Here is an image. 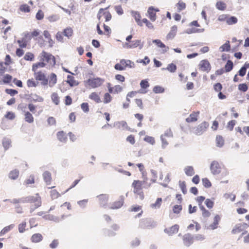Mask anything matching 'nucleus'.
Instances as JSON below:
<instances>
[{
	"label": "nucleus",
	"mask_w": 249,
	"mask_h": 249,
	"mask_svg": "<svg viewBox=\"0 0 249 249\" xmlns=\"http://www.w3.org/2000/svg\"><path fill=\"white\" fill-rule=\"evenodd\" d=\"M41 55V60L49 63L51 65L54 66L55 64V59L54 56L50 53L43 51Z\"/></svg>",
	"instance_id": "f257e3e1"
},
{
	"label": "nucleus",
	"mask_w": 249,
	"mask_h": 249,
	"mask_svg": "<svg viewBox=\"0 0 249 249\" xmlns=\"http://www.w3.org/2000/svg\"><path fill=\"white\" fill-rule=\"evenodd\" d=\"M34 76L36 80L41 81V84L42 86H46L48 84V79L42 71H36L34 73Z\"/></svg>",
	"instance_id": "f03ea898"
},
{
	"label": "nucleus",
	"mask_w": 249,
	"mask_h": 249,
	"mask_svg": "<svg viewBox=\"0 0 249 249\" xmlns=\"http://www.w3.org/2000/svg\"><path fill=\"white\" fill-rule=\"evenodd\" d=\"M157 226L156 222L151 219L142 220L140 223V226L142 228H153Z\"/></svg>",
	"instance_id": "7ed1b4c3"
},
{
	"label": "nucleus",
	"mask_w": 249,
	"mask_h": 249,
	"mask_svg": "<svg viewBox=\"0 0 249 249\" xmlns=\"http://www.w3.org/2000/svg\"><path fill=\"white\" fill-rule=\"evenodd\" d=\"M142 181L140 180H134L132 184V187L134 188V193L139 195L142 197H143L142 190Z\"/></svg>",
	"instance_id": "20e7f679"
},
{
	"label": "nucleus",
	"mask_w": 249,
	"mask_h": 249,
	"mask_svg": "<svg viewBox=\"0 0 249 249\" xmlns=\"http://www.w3.org/2000/svg\"><path fill=\"white\" fill-rule=\"evenodd\" d=\"M208 126V123L203 122L196 128L194 133L196 135H201L206 131Z\"/></svg>",
	"instance_id": "39448f33"
},
{
	"label": "nucleus",
	"mask_w": 249,
	"mask_h": 249,
	"mask_svg": "<svg viewBox=\"0 0 249 249\" xmlns=\"http://www.w3.org/2000/svg\"><path fill=\"white\" fill-rule=\"evenodd\" d=\"M221 166L218 161H213L210 165V170L212 174L218 175L221 172Z\"/></svg>",
	"instance_id": "423d86ee"
},
{
	"label": "nucleus",
	"mask_w": 249,
	"mask_h": 249,
	"mask_svg": "<svg viewBox=\"0 0 249 249\" xmlns=\"http://www.w3.org/2000/svg\"><path fill=\"white\" fill-rule=\"evenodd\" d=\"M104 82V80L101 78H95L92 79H89L87 83L89 86L92 88H97L100 86Z\"/></svg>",
	"instance_id": "0eeeda50"
},
{
	"label": "nucleus",
	"mask_w": 249,
	"mask_h": 249,
	"mask_svg": "<svg viewBox=\"0 0 249 249\" xmlns=\"http://www.w3.org/2000/svg\"><path fill=\"white\" fill-rule=\"evenodd\" d=\"M33 203H35V204L31 206L30 208V213H32L36 209L41 206V199L38 194H36V198L34 200Z\"/></svg>",
	"instance_id": "6e6552de"
},
{
	"label": "nucleus",
	"mask_w": 249,
	"mask_h": 249,
	"mask_svg": "<svg viewBox=\"0 0 249 249\" xmlns=\"http://www.w3.org/2000/svg\"><path fill=\"white\" fill-rule=\"evenodd\" d=\"M194 238L190 233L185 234L183 236V244L186 247H189L193 243Z\"/></svg>",
	"instance_id": "1a4fd4ad"
},
{
	"label": "nucleus",
	"mask_w": 249,
	"mask_h": 249,
	"mask_svg": "<svg viewBox=\"0 0 249 249\" xmlns=\"http://www.w3.org/2000/svg\"><path fill=\"white\" fill-rule=\"evenodd\" d=\"M200 69L203 71L208 72L211 70V65L207 60H203L199 64Z\"/></svg>",
	"instance_id": "9d476101"
},
{
	"label": "nucleus",
	"mask_w": 249,
	"mask_h": 249,
	"mask_svg": "<svg viewBox=\"0 0 249 249\" xmlns=\"http://www.w3.org/2000/svg\"><path fill=\"white\" fill-rule=\"evenodd\" d=\"M124 202V196H121L119 197V200L113 203L110 207L111 209H117L120 208Z\"/></svg>",
	"instance_id": "9b49d317"
},
{
	"label": "nucleus",
	"mask_w": 249,
	"mask_h": 249,
	"mask_svg": "<svg viewBox=\"0 0 249 249\" xmlns=\"http://www.w3.org/2000/svg\"><path fill=\"white\" fill-rule=\"evenodd\" d=\"M101 206L104 207L107 204L108 199V196L106 194H101L97 196Z\"/></svg>",
	"instance_id": "f8f14e48"
},
{
	"label": "nucleus",
	"mask_w": 249,
	"mask_h": 249,
	"mask_svg": "<svg viewBox=\"0 0 249 249\" xmlns=\"http://www.w3.org/2000/svg\"><path fill=\"white\" fill-rule=\"evenodd\" d=\"M179 229V226L178 225H175L172 226L169 229L166 228L164 230V231L168 234L169 235H172L174 233H176L178 232Z\"/></svg>",
	"instance_id": "ddd939ff"
},
{
	"label": "nucleus",
	"mask_w": 249,
	"mask_h": 249,
	"mask_svg": "<svg viewBox=\"0 0 249 249\" xmlns=\"http://www.w3.org/2000/svg\"><path fill=\"white\" fill-rule=\"evenodd\" d=\"M220 219V216L218 214H216L213 218V223L209 226L208 228L212 230L216 229L218 227V225Z\"/></svg>",
	"instance_id": "4468645a"
},
{
	"label": "nucleus",
	"mask_w": 249,
	"mask_h": 249,
	"mask_svg": "<svg viewBox=\"0 0 249 249\" xmlns=\"http://www.w3.org/2000/svg\"><path fill=\"white\" fill-rule=\"evenodd\" d=\"M131 15L134 17L135 19L136 22L137 24L140 26H142V22L141 20V16L140 13L138 11H131Z\"/></svg>",
	"instance_id": "2eb2a0df"
},
{
	"label": "nucleus",
	"mask_w": 249,
	"mask_h": 249,
	"mask_svg": "<svg viewBox=\"0 0 249 249\" xmlns=\"http://www.w3.org/2000/svg\"><path fill=\"white\" fill-rule=\"evenodd\" d=\"M147 13L149 15V18L152 21H155L156 19V14L155 13V8L153 6L148 8Z\"/></svg>",
	"instance_id": "dca6fc26"
},
{
	"label": "nucleus",
	"mask_w": 249,
	"mask_h": 249,
	"mask_svg": "<svg viewBox=\"0 0 249 249\" xmlns=\"http://www.w3.org/2000/svg\"><path fill=\"white\" fill-rule=\"evenodd\" d=\"M199 114V112H193L186 119V121L187 123H192L196 122L197 120V117Z\"/></svg>",
	"instance_id": "f3484780"
},
{
	"label": "nucleus",
	"mask_w": 249,
	"mask_h": 249,
	"mask_svg": "<svg viewBox=\"0 0 249 249\" xmlns=\"http://www.w3.org/2000/svg\"><path fill=\"white\" fill-rule=\"evenodd\" d=\"M114 126L118 129H128L127 123L124 121L115 122L114 124Z\"/></svg>",
	"instance_id": "a211bd4d"
},
{
	"label": "nucleus",
	"mask_w": 249,
	"mask_h": 249,
	"mask_svg": "<svg viewBox=\"0 0 249 249\" xmlns=\"http://www.w3.org/2000/svg\"><path fill=\"white\" fill-rule=\"evenodd\" d=\"M57 82V76L54 73H52L48 79V84L50 87H53Z\"/></svg>",
	"instance_id": "6ab92c4d"
},
{
	"label": "nucleus",
	"mask_w": 249,
	"mask_h": 249,
	"mask_svg": "<svg viewBox=\"0 0 249 249\" xmlns=\"http://www.w3.org/2000/svg\"><path fill=\"white\" fill-rule=\"evenodd\" d=\"M57 138L58 140L62 142H66L67 141V136L63 131H60L57 133Z\"/></svg>",
	"instance_id": "aec40b11"
},
{
	"label": "nucleus",
	"mask_w": 249,
	"mask_h": 249,
	"mask_svg": "<svg viewBox=\"0 0 249 249\" xmlns=\"http://www.w3.org/2000/svg\"><path fill=\"white\" fill-rule=\"evenodd\" d=\"M42 176L43 180L46 182V184H50L52 180L51 173L48 171H45L43 173Z\"/></svg>",
	"instance_id": "412c9836"
},
{
	"label": "nucleus",
	"mask_w": 249,
	"mask_h": 249,
	"mask_svg": "<svg viewBox=\"0 0 249 249\" xmlns=\"http://www.w3.org/2000/svg\"><path fill=\"white\" fill-rule=\"evenodd\" d=\"M36 198V195L35 196H29L20 198V201L22 203H33Z\"/></svg>",
	"instance_id": "4be33fe9"
},
{
	"label": "nucleus",
	"mask_w": 249,
	"mask_h": 249,
	"mask_svg": "<svg viewBox=\"0 0 249 249\" xmlns=\"http://www.w3.org/2000/svg\"><path fill=\"white\" fill-rule=\"evenodd\" d=\"M120 63L123 65L124 67H125V69L126 67H129L130 68H132L135 67V64L134 62H132L130 60H126V59H121L120 60Z\"/></svg>",
	"instance_id": "5701e85b"
},
{
	"label": "nucleus",
	"mask_w": 249,
	"mask_h": 249,
	"mask_svg": "<svg viewBox=\"0 0 249 249\" xmlns=\"http://www.w3.org/2000/svg\"><path fill=\"white\" fill-rule=\"evenodd\" d=\"M130 45L131 46L130 47V48L132 49L139 47V49H142L143 46V43H142L141 40L137 39L131 41Z\"/></svg>",
	"instance_id": "b1692460"
},
{
	"label": "nucleus",
	"mask_w": 249,
	"mask_h": 249,
	"mask_svg": "<svg viewBox=\"0 0 249 249\" xmlns=\"http://www.w3.org/2000/svg\"><path fill=\"white\" fill-rule=\"evenodd\" d=\"M177 29L178 28L177 26H173L171 28L170 32L167 34L166 36L167 39H173L176 35Z\"/></svg>",
	"instance_id": "393cba45"
},
{
	"label": "nucleus",
	"mask_w": 249,
	"mask_h": 249,
	"mask_svg": "<svg viewBox=\"0 0 249 249\" xmlns=\"http://www.w3.org/2000/svg\"><path fill=\"white\" fill-rule=\"evenodd\" d=\"M89 98L93 100L97 103H100L102 102L101 98L98 94L95 92H92L89 95Z\"/></svg>",
	"instance_id": "a878e982"
},
{
	"label": "nucleus",
	"mask_w": 249,
	"mask_h": 249,
	"mask_svg": "<svg viewBox=\"0 0 249 249\" xmlns=\"http://www.w3.org/2000/svg\"><path fill=\"white\" fill-rule=\"evenodd\" d=\"M2 144L4 149L6 150L11 146V141L10 139L4 137L2 139Z\"/></svg>",
	"instance_id": "bb28decb"
},
{
	"label": "nucleus",
	"mask_w": 249,
	"mask_h": 249,
	"mask_svg": "<svg viewBox=\"0 0 249 249\" xmlns=\"http://www.w3.org/2000/svg\"><path fill=\"white\" fill-rule=\"evenodd\" d=\"M67 83L69 84V85L71 87H73L74 86H76L78 84V82H77L75 80L74 77L68 75L67 76Z\"/></svg>",
	"instance_id": "cd10ccee"
},
{
	"label": "nucleus",
	"mask_w": 249,
	"mask_h": 249,
	"mask_svg": "<svg viewBox=\"0 0 249 249\" xmlns=\"http://www.w3.org/2000/svg\"><path fill=\"white\" fill-rule=\"evenodd\" d=\"M42 236L40 233H35L31 237V240L33 242L38 243L42 241Z\"/></svg>",
	"instance_id": "c85d7f7f"
},
{
	"label": "nucleus",
	"mask_w": 249,
	"mask_h": 249,
	"mask_svg": "<svg viewBox=\"0 0 249 249\" xmlns=\"http://www.w3.org/2000/svg\"><path fill=\"white\" fill-rule=\"evenodd\" d=\"M19 176V171L17 169L11 171L8 175L9 178L13 180L16 179Z\"/></svg>",
	"instance_id": "c756f323"
},
{
	"label": "nucleus",
	"mask_w": 249,
	"mask_h": 249,
	"mask_svg": "<svg viewBox=\"0 0 249 249\" xmlns=\"http://www.w3.org/2000/svg\"><path fill=\"white\" fill-rule=\"evenodd\" d=\"M233 67V63L231 60H228L225 65V72L231 71Z\"/></svg>",
	"instance_id": "7c9ffc66"
},
{
	"label": "nucleus",
	"mask_w": 249,
	"mask_h": 249,
	"mask_svg": "<svg viewBox=\"0 0 249 249\" xmlns=\"http://www.w3.org/2000/svg\"><path fill=\"white\" fill-rule=\"evenodd\" d=\"M162 200L161 198H158L154 203L150 205L151 208L155 209H159L161 206Z\"/></svg>",
	"instance_id": "2f4dec72"
},
{
	"label": "nucleus",
	"mask_w": 249,
	"mask_h": 249,
	"mask_svg": "<svg viewBox=\"0 0 249 249\" xmlns=\"http://www.w3.org/2000/svg\"><path fill=\"white\" fill-rule=\"evenodd\" d=\"M231 46L229 41H227L225 44L219 47V51L222 52H229L230 50Z\"/></svg>",
	"instance_id": "473e14b6"
},
{
	"label": "nucleus",
	"mask_w": 249,
	"mask_h": 249,
	"mask_svg": "<svg viewBox=\"0 0 249 249\" xmlns=\"http://www.w3.org/2000/svg\"><path fill=\"white\" fill-rule=\"evenodd\" d=\"M184 171L186 175L188 176H192L195 174L194 168L192 166H186L184 169Z\"/></svg>",
	"instance_id": "72a5a7b5"
},
{
	"label": "nucleus",
	"mask_w": 249,
	"mask_h": 249,
	"mask_svg": "<svg viewBox=\"0 0 249 249\" xmlns=\"http://www.w3.org/2000/svg\"><path fill=\"white\" fill-rule=\"evenodd\" d=\"M15 227L14 224H11L4 227L0 232V236L5 234L11 230L13 229Z\"/></svg>",
	"instance_id": "f704fd0d"
},
{
	"label": "nucleus",
	"mask_w": 249,
	"mask_h": 249,
	"mask_svg": "<svg viewBox=\"0 0 249 249\" xmlns=\"http://www.w3.org/2000/svg\"><path fill=\"white\" fill-rule=\"evenodd\" d=\"M25 120L29 123H32L34 122V117L30 112L28 111L25 112Z\"/></svg>",
	"instance_id": "c9c22d12"
},
{
	"label": "nucleus",
	"mask_w": 249,
	"mask_h": 249,
	"mask_svg": "<svg viewBox=\"0 0 249 249\" xmlns=\"http://www.w3.org/2000/svg\"><path fill=\"white\" fill-rule=\"evenodd\" d=\"M30 100L31 101L41 102L43 101V98L36 94H32L30 96Z\"/></svg>",
	"instance_id": "e433bc0d"
},
{
	"label": "nucleus",
	"mask_w": 249,
	"mask_h": 249,
	"mask_svg": "<svg viewBox=\"0 0 249 249\" xmlns=\"http://www.w3.org/2000/svg\"><path fill=\"white\" fill-rule=\"evenodd\" d=\"M43 217L46 220L53 221L56 222H58L59 221V217L51 214L44 215Z\"/></svg>",
	"instance_id": "4c0bfd02"
},
{
	"label": "nucleus",
	"mask_w": 249,
	"mask_h": 249,
	"mask_svg": "<svg viewBox=\"0 0 249 249\" xmlns=\"http://www.w3.org/2000/svg\"><path fill=\"white\" fill-rule=\"evenodd\" d=\"M216 8L221 11L224 10L226 8V4L223 1H218L215 4Z\"/></svg>",
	"instance_id": "58836bf2"
},
{
	"label": "nucleus",
	"mask_w": 249,
	"mask_h": 249,
	"mask_svg": "<svg viewBox=\"0 0 249 249\" xmlns=\"http://www.w3.org/2000/svg\"><path fill=\"white\" fill-rule=\"evenodd\" d=\"M46 64L43 62H38L33 64L32 66V71L35 72L38 68H43L45 66Z\"/></svg>",
	"instance_id": "ea45409f"
},
{
	"label": "nucleus",
	"mask_w": 249,
	"mask_h": 249,
	"mask_svg": "<svg viewBox=\"0 0 249 249\" xmlns=\"http://www.w3.org/2000/svg\"><path fill=\"white\" fill-rule=\"evenodd\" d=\"M73 33V30L71 27H68L64 30L63 35L69 38Z\"/></svg>",
	"instance_id": "a19ab883"
},
{
	"label": "nucleus",
	"mask_w": 249,
	"mask_h": 249,
	"mask_svg": "<svg viewBox=\"0 0 249 249\" xmlns=\"http://www.w3.org/2000/svg\"><path fill=\"white\" fill-rule=\"evenodd\" d=\"M237 18L234 16H231L226 20V23L228 25H233L237 22Z\"/></svg>",
	"instance_id": "79ce46f5"
},
{
	"label": "nucleus",
	"mask_w": 249,
	"mask_h": 249,
	"mask_svg": "<svg viewBox=\"0 0 249 249\" xmlns=\"http://www.w3.org/2000/svg\"><path fill=\"white\" fill-rule=\"evenodd\" d=\"M243 230V227L241 225H236L235 227L232 229L231 232L233 234H236L237 233H239L242 231Z\"/></svg>",
	"instance_id": "37998d69"
},
{
	"label": "nucleus",
	"mask_w": 249,
	"mask_h": 249,
	"mask_svg": "<svg viewBox=\"0 0 249 249\" xmlns=\"http://www.w3.org/2000/svg\"><path fill=\"white\" fill-rule=\"evenodd\" d=\"M216 146L219 147H222L224 144V140L220 136H217L216 138Z\"/></svg>",
	"instance_id": "c03bdc74"
},
{
	"label": "nucleus",
	"mask_w": 249,
	"mask_h": 249,
	"mask_svg": "<svg viewBox=\"0 0 249 249\" xmlns=\"http://www.w3.org/2000/svg\"><path fill=\"white\" fill-rule=\"evenodd\" d=\"M153 91L155 93H161L164 92V89L160 86H156L154 87Z\"/></svg>",
	"instance_id": "a18cd8bd"
},
{
	"label": "nucleus",
	"mask_w": 249,
	"mask_h": 249,
	"mask_svg": "<svg viewBox=\"0 0 249 249\" xmlns=\"http://www.w3.org/2000/svg\"><path fill=\"white\" fill-rule=\"evenodd\" d=\"M52 100L53 102L56 105L59 103V98L58 94L55 92L53 93L51 96Z\"/></svg>",
	"instance_id": "49530a36"
},
{
	"label": "nucleus",
	"mask_w": 249,
	"mask_h": 249,
	"mask_svg": "<svg viewBox=\"0 0 249 249\" xmlns=\"http://www.w3.org/2000/svg\"><path fill=\"white\" fill-rule=\"evenodd\" d=\"M59 16L56 14L47 17L48 20L50 22H55L59 19Z\"/></svg>",
	"instance_id": "de8ad7c7"
},
{
	"label": "nucleus",
	"mask_w": 249,
	"mask_h": 249,
	"mask_svg": "<svg viewBox=\"0 0 249 249\" xmlns=\"http://www.w3.org/2000/svg\"><path fill=\"white\" fill-rule=\"evenodd\" d=\"M112 97L108 93H106L104 97V103L105 104H108L112 100Z\"/></svg>",
	"instance_id": "09e8293b"
},
{
	"label": "nucleus",
	"mask_w": 249,
	"mask_h": 249,
	"mask_svg": "<svg viewBox=\"0 0 249 249\" xmlns=\"http://www.w3.org/2000/svg\"><path fill=\"white\" fill-rule=\"evenodd\" d=\"M144 141L148 143L151 144L152 145H154L155 143L154 138L151 136H145V137L144 138Z\"/></svg>",
	"instance_id": "8fccbe9b"
},
{
	"label": "nucleus",
	"mask_w": 249,
	"mask_h": 249,
	"mask_svg": "<svg viewBox=\"0 0 249 249\" xmlns=\"http://www.w3.org/2000/svg\"><path fill=\"white\" fill-rule=\"evenodd\" d=\"M166 69L170 72H174L177 70V66L173 63H171L168 65Z\"/></svg>",
	"instance_id": "3c124183"
},
{
	"label": "nucleus",
	"mask_w": 249,
	"mask_h": 249,
	"mask_svg": "<svg viewBox=\"0 0 249 249\" xmlns=\"http://www.w3.org/2000/svg\"><path fill=\"white\" fill-rule=\"evenodd\" d=\"M179 185L182 193L183 194H186L187 193V189L186 188L185 182L179 181Z\"/></svg>",
	"instance_id": "603ef678"
},
{
	"label": "nucleus",
	"mask_w": 249,
	"mask_h": 249,
	"mask_svg": "<svg viewBox=\"0 0 249 249\" xmlns=\"http://www.w3.org/2000/svg\"><path fill=\"white\" fill-rule=\"evenodd\" d=\"M177 8L178 12L184 9L186 7V4L184 2L179 1L177 4Z\"/></svg>",
	"instance_id": "864d4df0"
},
{
	"label": "nucleus",
	"mask_w": 249,
	"mask_h": 249,
	"mask_svg": "<svg viewBox=\"0 0 249 249\" xmlns=\"http://www.w3.org/2000/svg\"><path fill=\"white\" fill-rule=\"evenodd\" d=\"M223 196L226 199L230 198L231 201L232 202L235 200L236 197L235 195L229 193H225Z\"/></svg>",
	"instance_id": "5fc2aeb1"
},
{
	"label": "nucleus",
	"mask_w": 249,
	"mask_h": 249,
	"mask_svg": "<svg viewBox=\"0 0 249 249\" xmlns=\"http://www.w3.org/2000/svg\"><path fill=\"white\" fill-rule=\"evenodd\" d=\"M38 83V82H36L33 79H29L27 82V86L29 87H36Z\"/></svg>",
	"instance_id": "6e6d98bb"
},
{
	"label": "nucleus",
	"mask_w": 249,
	"mask_h": 249,
	"mask_svg": "<svg viewBox=\"0 0 249 249\" xmlns=\"http://www.w3.org/2000/svg\"><path fill=\"white\" fill-rule=\"evenodd\" d=\"M12 79V77L11 75L6 74L3 77V82L4 84H8L11 82Z\"/></svg>",
	"instance_id": "4d7b16f0"
},
{
	"label": "nucleus",
	"mask_w": 249,
	"mask_h": 249,
	"mask_svg": "<svg viewBox=\"0 0 249 249\" xmlns=\"http://www.w3.org/2000/svg\"><path fill=\"white\" fill-rule=\"evenodd\" d=\"M81 108L85 113H88L89 111V104L87 103H82L81 105Z\"/></svg>",
	"instance_id": "13d9d810"
},
{
	"label": "nucleus",
	"mask_w": 249,
	"mask_h": 249,
	"mask_svg": "<svg viewBox=\"0 0 249 249\" xmlns=\"http://www.w3.org/2000/svg\"><path fill=\"white\" fill-rule=\"evenodd\" d=\"M26 226V223L25 221L22 222L18 225V231L20 233H23L25 231V227Z\"/></svg>",
	"instance_id": "bf43d9fd"
},
{
	"label": "nucleus",
	"mask_w": 249,
	"mask_h": 249,
	"mask_svg": "<svg viewBox=\"0 0 249 249\" xmlns=\"http://www.w3.org/2000/svg\"><path fill=\"white\" fill-rule=\"evenodd\" d=\"M34 58V54L31 53H27L24 56V59L27 61H32Z\"/></svg>",
	"instance_id": "052dcab7"
},
{
	"label": "nucleus",
	"mask_w": 249,
	"mask_h": 249,
	"mask_svg": "<svg viewBox=\"0 0 249 249\" xmlns=\"http://www.w3.org/2000/svg\"><path fill=\"white\" fill-rule=\"evenodd\" d=\"M160 138L162 142L161 147L162 149H165L166 147L168 145V142L165 139V138H164V135H161Z\"/></svg>",
	"instance_id": "680f3d73"
},
{
	"label": "nucleus",
	"mask_w": 249,
	"mask_h": 249,
	"mask_svg": "<svg viewBox=\"0 0 249 249\" xmlns=\"http://www.w3.org/2000/svg\"><path fill=\"white\" fill-rule=\"evenodd\" d=\"M182 210V206L179 205H176L173 207V211L174 213L178 214Z\"/></svg>",
	"instance_id": "e2e57ef3"
},
{
	"label": "nucleus",
	"mask_w": 249,
	"mask_h": 249,
	"mask_svg": "<svg viewBox=\"0 0 249 249\" xmlns=\"http://www.w3.org/2000/svg\"><path fill=\"white\" fill-rule=\"evenodd\" d=\"M202 183L204 187L206 188H210L212 186L211 182L207 178H203Z\"/></svg>",
	"instance_id": "0e129e2a"
},
{
	"label": "nucleus",
	"mask_w": 249,
	"mask_h": 249,
	"mask_svg": "<svg viewBox=\"0 0 249 249\" xmlns=\"http://www.w3.org/2000/svg\"><path fill=\"white\" fill-rule=\"evenodd\" d=\"M20 10L23 12H29L30 8L27 4H23L20 6Z\"/></svg>",
	"instance_id": "69168bd1"
},
{
	"label": "nucleus",
	"mask_w": 249,
	"mask_h": 249,
	"mask_svg": "<svg viewBox=\"0 0 249 249\" xmlns=\"http://www.w3.org/2000/svg\"><path fill=\"white\" fill-rule=\"evenodd\" d=\"M140 86L142 89H146L149 87V84L146 80H142L141 81Z\"/></svg>",
	"instance_id": "338daca9"
},
{
	"label": "nucleus",
	"mask_w": 249,
	"mask_h": 249,
	"mask_svg": "<svg viewBox=\"0 0 249 249\" xmlns=\"http://www.w3.org/2000/svg\"><path fill=\"white\" fill-rule=\"evenodd\" d=\"M248 89L246 84H240L238 85V89L240 91L246 92Z\"/></svg>",
	"instance_id": "774afa93"
}]
</instances>
